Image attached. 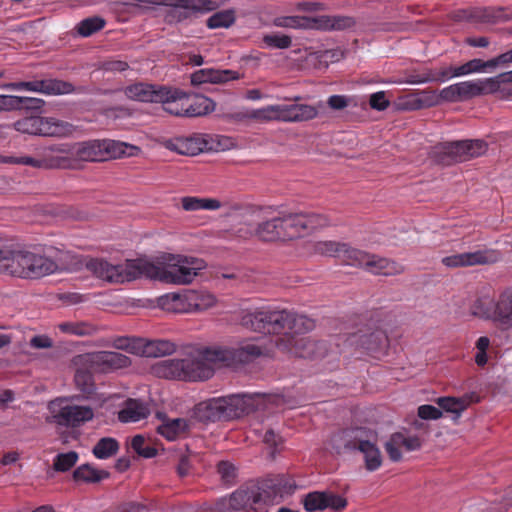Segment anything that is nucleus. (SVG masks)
I'll use <instances>...</instances> for the list:
<instances>
[{"label":"nucleus","mask_w":512,"mask_h":512,"mask_svg":"<svg viewBox=\"0 0 512 512\" xmlns=\"http://www.w3.org/2000/svg\"><path fill=\"white\" fill-rule=\"evenodd\" d=\"M257 218L254 235L265 242L298 239L330 224L328 217L323 214L287 211L275 214L270 207L259 208Z\"/></svg>","instance_id":"f257e3e1"},{"label":"nucleus","mask_w":512,"mask_h":512,"mask_svg":"<svg viewBox=\"0 0 512 512\" xmlns=\"http://www.w3.org/2000/svg\"><path fill=\"white\" fill-rule=\"evenodd\" d=\"M440 93L436 91H422L418 98L413 99L412 109L432 107L441 103Z\"/></svg>","instance_id":"09e8293b"},{"label":"nucleus","mask_w":512,"mask_h":512,"mask_svg":"<svg viewBox=\"0 0 512 512\" xmlns=\"http://www.w3.org/2000/svg\"><path fill=\"white\" fill-rule=\"evenodd\" d=\"M176 350V345L169 340H150L143 346V355L146 357H162L170 355Z\"/></svg>","instance_id":"e433bc0d"},{"label":"nucleus","mask_w":512,"mask_h":512,"mask_svg":"<svg viewBox=\"0 0 512 512\" xmlns=\"http://www.w3.org/2000/svg\"><path fill=\"white\" fill-rule=\"evenodd\" d=\"M344 447L351 451H359L364 458L365 469L370 472L378 470L383 462L382 454L378 448L377 434L365 427H354L342 432Z\"/></svg>","instance_id":"1a4fd4ad"},{"label":"nucleus","mask_w":512,"mask_h":512,"mask_svg":"<svg viewBox=\"0 0 512 512\" xmlns=\"http://www.w3.org/2000/svg\"><path fill=\"white\" fill-rule=\"evenodd\" d=\"M185 108L186 117H200L214 111L215 103L203 95H196L192 98L186 95Z\"/></svg>","instance_id":"2f4dec72"},{"label":"nucleus","mask_w":512,"mask_h":512,"mask_svg":"<svg viewBox=\"0 0 512 512\" xmlns=\"http://www.w3.org/2000/svg\"><path fill=\"white\" fill-rule=\"evenodd\" d=\"M460 100H468L476 96L496 93V81L491 78L469 80L456 83Z\"/></svg>","instance_id":"b1692460"},{"label":"nucleus","mask_w":512,"mask_h":512,"mask_svg":"<svg viewBox=\"0 0 512 512\" xmlns=\"http://www.w3.org/2000/svg\"><path fill=\"white\" fill-rule=\"evenodd\" d=\"M298 334H303V332L288 331L285 337H278L275 344L279 349L287 350L301 358L317 359L327 355L328 347L325 341H317L310 336H295Z\"/></svg>","instance_id":"ddd939ff"},{"label":"nucleus","mask_w":512,"mask_h":512,"mask_svg":"<svg viewBox=\"0 0 512 512\" xmlns=\"http://www.w3.org/2000/svg\"><path fill=\"white\" fill-rule=\"evenodd\" d=\"M418 416L424 420H437L442 417V411L433 405L424 404L419 406Z\"/></svg>","instance_id":"4d7b16f0"},{"label":"nucleus","mask_w":512,"mask_h":512,"mask_svg":"<svg viewBox=\"0 0 512 512\" xmlns=\"http://www.w3.org/2000/svg\"><path fill=\"white\" fill-rule=\"evenodd\" d=\"M76 387L84 394L91 395L95 390L94 374L109 373L130 365V359L114 351H96L78 354L73 357Z\"/></svg>","instance_id":"423d86ee"},{"label":"nucleus","mask_w":512,"mask_h":512,"mask_svg":"<svg viewBox=\"0 0 512 512\" xmlns=\"http://www.w3.org/2000/svg\"><path fill=\"white\" fill-rule=\"evenodd\" d=\"M401 443H403V440H401V433L397 432L393 433L384 445L390 460L393 462H398L402 458L401 449L403 446Z\"/></svg>","instance_id":"de8ad7c7"},{"label":"nucleus","mask_w":512,"mask_h":512,"mask_svg":"<svg viewBox=\"0 0 512 512\" xmlns=\"http://www.w3.org/2000/svg\"><path fill=\"white\" fill-rule=\"evenodd\" d=\"M472 314L497 325L496 301L487 298L477 299L472 306Z\"/></svg>","instance_id":"ea45409f"},{"label":"nucleus","mask_w":512,"mask_h":512,"mask_svg":"<svg viewBox=\"0 0 512 512\" xmlns=\"http://www.w3.org/2000/svg\"><path fill=\"white\" fill-rule=\"evenodd\" d=\"M500 253L494 249H481L473 252H465L446 256L441 262L448 268H462L477 265H488L496 263Z\"/></svg>","instance_id":"dca6fc26"},{"label":"nucleus","mask_w":512,"mask_h":512,"mask_svg":"<svg viewBox=\"0 0 512 512\" xmlns=\"http://www.w3.org/2000/svg\"><path fill=\"white\" fill-rule=\"evenodd\" d=\"M369 104L371 108L378 111H383L389 106L390 102L386 99L385 93L380 91L373 93L370 96Z\"/></svg>","instance_id":"bf43d9fd"},{"label":"nucleus","mask_w":512,"mask_h":512,"mask_svg":"<svg viewBox=\"0 0 512 512\" xmlns=\"http://www.w3.org/2000/svg\"><path fill=\"white\" fill-rule=\"evenodd\" d=\"M63 399H57L50 403L53 422L64 427H78L92 420L94 413L89 406L63 405Z\"/></svg>","instance_id":"2eb2a0df"},{"label":"nucleus","mask_w":512,"mask_h":512,"mask_svg":"<svg viewBox=\"0 0 512 512\" xmlns=\"http://www.w3.org/2000/svg\"><path fill=\"white\" fill-rule=\"evenodd\" d=\"M466 63L471 74L492 72L495 68L499 67L496 57L489 59L487 61H484L479 58H474Z\"/></svg>","instance_id":"3c124183"},{"label":"nucleus","mask_w":512,"mask_h":512,"mask_svg":"<svg viewBox=\"0 0 512 512\" xmlns=\"http://www.w3.org/2000/svg\"><path fill=\"white\" fill-rule=\"evenodd\" d=\"M148 508L145 505L129 502L125 503L119 508V512H148Z\"/></svg>","instance_id":"774afa93"},{"label":"nucleus","mask_w":512,"mask_h":512,"mask_svg":"<svg viewBox=\"0 0 512 512\" xmlns=\"http://www.w3.org/2000/svg\"><path fill=\"white\" fill-rule=\"evenodd\" d=\"M119 448V442L115 438L103 437L94 445L92 453L97 459L103 460L116 455Z\"/></svg>","instance_id":"a19ab883"},{"label":"nucleus","mask_w":512,"mask_h":512,"mask_svg":"<svg viewBox=\"0 0 512 512\" xmlns=\"http://www.w3.org/2000/svg\"><path fill=\"white\" fill-rule=\"evenodd\" d=\"M169 91L172 92L171 94L173 97L167 100L159 101L158 103H162L164 110L171 115L186 116V93L177 88H169Z\"/></svg>","instance_id":"f704fd0d"},{"label":"nucleus","mask_w":512,"mask_h":512,"mask_svg":"<svg viewBox=\"0 0 512 512\" xmlns=\"http://www.w3.org/2000/svg\"><path fill=\"white\" fill-rule=\"evenodd\" d=\"M217 471L220 474L222 480L231 484L236 478V468L235 466L228 461H221L217 465Z\"/></svg>","instance_id":"6e6d98bb"},{"label":"nucleus","mask_w":512,"mask_h":512,"mask_svg":"<svg viewBox=\"0 0 512 512\" xmlns=\"http://www.w3.org/2000/svg\"><path fill=\"white\" fill-rule=\"evenodd\" d=\"M132 449L140 456L144 458H152L156 456L157 450L146 445V440L142 435H136L131 440Z\"/></svg>","instance_id":"603ef678"},{"label":"nucleus","mask_w":512,"mask_h":512,"mask_svg":"<svg viewBox=\"0 0 512 512\" xmlns=\"http://www.w3.org/2000/svg\"><path fill=\"white\" fill-rule=\"evenodd\" d=\"M128 68V63L121 60H110L102 64V69L107 72H123Z\"/></svg>","instance_id":"338daca9"},{"label":"nucleus","mask_w":512,"mask_h":512,"mask_svg":"<svg viewBox=\"0 0 512 512\" xmlns=\"http://www.w3.org/2000/svg\"><path fill=\"white\" fill-rule=\"evenodd\" d=\"M190 424L187 419L165 417L162 424L157 427V432L169 441H174L188 433Z\"/></svg>","instance_id":"c85d7f7f"},{"label":"nucleus","mask_w":512,"mask_h":512,"mask_svg":"<svg viewBox=\"0 0 512 512\" xmlns=\"http://www.w3.org/2000/svg\"><path fill=\"white\" fill-rule=\"evenodd\" d=\"M78 460V454L74 451L58 454L53 463L56 471L66 472L71 469Z\"/></svg>","instance_id":"8fccbe9b"},{"label":"nucleus","mask_w":512,"mask_h":512,"mask_svg":"<svg viewBox=\"0 0 512 512\" xmlns=\"http://www.w3.org/2000/svg\"><path fill=\"white\" fill-rule=\"evenodd\" d=\"M451 78H454V66L441 68L437 72L428 71L422 75H412L409 79V83H426V82H444Z\"/></svg>","instance_id":"58836bf2"},{"label":"nucleus","mask_w":512,"mask_h":512,"mask_svg":"<svg viewBox=\"0 0 512 512\" xmlns=\"http://www.w3.org/2000/svg\"><path fill=\"white\" fill-rule=\"evenodd\" d=\"M263 354L261 346L245 342L237 347L206 348V359L213 369L221 366H233L253 361Z\"/></svg>","instance_id":"9b49d317"},{"label":"nucleus","mask_w":512,"mask_h":512,"mask_svg":"<svg viewBox=\"0 0 512 512\" xmlns=\"http://www.w3.org/2000/svg\"><path fill=\"white\" fill-rule=\"evenodd\" d=\"M190 310L203 311L213 307L216 303L214 295L208 292L192 291L184 296Z\"/></svg>","instance_id":"c9c22d12"},{"label":"nucleus","mask_w":512,"mask_h":512,"mask_svg":"<svg viewBox=\"0 0 512 512\" xmlns=\"http://www.w3.org/2000/svg\"><path fill=\"white\" fill-rule=\"evenodd\" d=\"M71 258L68 251L49 248L45 255L14 249L0 239V273L23 279H39L67 268Z\"/></svg>","instance_id":"f03ea898"},{"label":"nucleus","mask_w":512,"mask_h":512,"mask_svg":"<svg viewBox=\"0 0 512 512\" xmlns=\"http://www.w3.org/2000/svg\"><path fill=\"white\" fill-rule=\"evenodd\" d=\"M51 151L65 153L71 157L88 162H99L104 161L103 149L101 140H90L81 143H77L73 146L67 144H61L50 148Z\"/></svg>","instance_id":"6ab92c4d"},{"label":"nucleus","mask_w":512,"mask_h":512,"mask_svg":"<svg viewBox=\"0 0 512 512\" xmlns=\"http://www.w3.org/2000/svg\"><path fill=\"white\" fill-rule=\"evenodd\" d=\"M439 93H440L441 101H447V102L461 101L458 90H457L456 83L443 88Z\"/></svg>","instance_id":"e2e57ef3"},{"label":"nucleus","mask_w":512,"mask_h":512,"mask_svg":"<svg viewBox=\"0 0 512 512\" xmlns=\"http://www.w3.org/2000/svg\"><path fill=\"white\" fill-rule=\"evenodd\" d=\"M333 30H344L355 25V20L349 16H331Z\"/></svg>","instance_id":"052dcab7"},{"label":"nucleus","mask_w":512,"mask_h":512,"mask_svg":"<svg viewBox=\"0 0 512 512\" xmlns=\"http://www.w3.org/2000/svg\"><path fill=\"white\" fill-rule=\"evenodd\" d=\"M275 495L259 486L241 487L234 491L229 498V508L235 511L250 509L261 510L264 506L273 503Z\"/></svg>","instance_id":"4468645a"},{"label":"nucleus","mask_w":512,"mask_h":512,"mask_svg":"<svg viewBox=\"0 0 512 512\" xmlns=\"http://www.w3.org/2000/svg\"><path fill=\"white\" fill-rule=\"evenodd\" d=\"M235 21V11L232 9H226L215 12L211 15L207 19L206 25L209 29L229 28L235 23Z\"/></svg>","instance_id":"37998d69"},{"label":"nucleus","mask_w":512,"mask_h":512,"mask_svg":"<svg viewBox=\"0 0 512 512\" xmlns=\"http://www.w3.org/2000/svg\"><path fill=\"white\" fill-rule=\"evenodd\" d=\"M10 163L23 164L32 167L66 168L70 165V159L63 156H50L40 160L25 156L19 158L10 157Z\"/></svg>","instance_id":"7c9ffc66"},{"label":"nucleus","mask_w":512,"mask_h":512,"mask_svg":"<svg viewBox=\"0 0 512 512\" xmlns=\"http://www.w3.org/2000/svg\"><path fill=\"white\" fill-rule=\"evenodd\" d=\"M58 329L68 335L79 337L92 336L97 333V326L87 321H67L57 325Z\"/></svg>","instance_id":"72a5a7b5"},{"label":"nucleus","mask_w":512,"mask_h":512,"mask_svg":"<svg viewBox=\"0 0 512 512\" xmlns=\"http://www.w3.org/2000/svg\"><path fill=\"white\" fill-rule=\"evenodd\" d=\"M181 204L185 211L217 210L221 207V203L217 199L193 196L183 197L181 199Z\"/></svg>","instance_id":"4c0bfd02"},{"label":"nucleus","mask_w":512,"mask_h":512,"mask_svg":"<svg viewBox=\"0 0 512 512\" xmlns=\"http://www.w3.org/2000/svg\"><path fill=\"white\" fill-rule=\"evenodd\" d=\"M303 505L308 512L323 511L328 508L340 511L347 506V500L333 492L313 491L304 497Z\"/></svg>","instance_id":"aec40b11"},{"label":"nucleus","mask_w":512,"mask_h":512,"mask_svg":"<svg viewBox=\"0 0 512 512\" xmlns=\"http://www.w3.org/2000/svg\"><path fill=\"white\" fill-rule=\"evenodd\" d=\"M29 344L35 349H46L53 346V340L47 335H36L30 339Z\"/></svg>","instance_id":"69168bd1"},{"label":"nucleus","mask_w":512,"mask_h":512,"mask_svg":"<svg viewBox=\"0 0 512 512\" xmlns=\"http://www.w3.org/2000/svg\"><path fill=\"white\" fill-rule=\"evenodd\" d=\"M125 96L134 101L158 103L172 96L169 87L144 82L131 84L123 89Z\"/></svg>","instance_id":"a211bd4d"},{"label":"nucleus","mask_w":512,"mask_h":512,"mask_svg":"<svg viewBox=\"0 0 512 512\" xmlns=\"http://www.w3.org/2000/svg\"><path fill=\"white\" fill-rule=\"evenodd\" d=\"M168 147L182 155H197L204 150L211 149L201 135L175 138L170 141Z\"/></svg>","instance_id":"a878e982"},{"label":"nucleus","mask_w":512,"mask_h":512,"mask_svg":"<svg viewBox=\"0 0 512 512\" xmlns=\"http://www.w3.org/2000/svg\"><path fill=\"white\" fill-rule=\"evenodd\" d=\"M263 42L270 48L287 49L292 44V39L284 34H268L263 37Z\"/></svg>","instance_id":"864d4df0"},{"label":"nucleus","mask_w":512,"mask_h":512,"mask_svg":"<svg viewBox=\"0 0 512 512\" xmlns=\"http://www.w3.org/2000/svg\"><path fill=\"white\" fill-rule=\"evenodd\" d=\"M469 150L466 151V159H470L473 157H478L485 153L487 149V145L482 140H467Z\"/></svg>","instance_id":"13d9d810"},{"label":"nucleus","mask_w":512,"mask_h":512,"mask_svg":"<svg viewBox=\"0 0 512 512\" xmlns=\"http://www.w3.org/2000/svg\"><path fill=\"white\" fill-rule=\"evenodd\" d=\"M238 73L229 69L204 68L191 74V84L199 86L204 83L221 84L238 79Z\"/></svg>","instance_id":"5701e85b"},{"label":"nucleus","mask_w":512,"mask_h":512,"mask_svg":"<svg viewBox=\"0 0 512 512\" xmlns=\"http://www.w3.org/2000/svg\"><path fill=\"white\" fill-rule=\"evenodd\" d=\"M497 326L503 330L512 328V286L504 289L496 300Z\"/></svg>","instance_id":"bb28decb"},{"label":"nucleus","mask_w":512,"mask_h":512,"mask_svg":"<svg viewBox=\"0 0 512 512\" xmlns=\"http://www.w3.org/2000/svg\"><path fill=\"white\" fill-rule=\"evenodd\" d=\"M248 118L269 122L276 121V104L275 105H267L260 109H254L249 114L246 115Z\"/></svg>","instance_id":"5fc2aeb1"},{"label":"nucleus","mask_w":512,"mask_h":512,"mask_svg":"<svg viewBox=\"0 0 512 512\" xmlns=\"http://www.w3.org/2000/svg\"><path fill=\"white\" fill-rule=\"evenodd\" d=\"M102 141L103 159L104 161L110 158L131 157L139 153L140 149L137 146L130 145L125 142L104 139Z\"/></svg>","instance_id":"c756f323"},{"label":"nucleus","mask_w":512,"mask_h":512,"mask_svg":"<svg viewBox=\"0 0 512 512\" xmlns=\"http://www.w3.org/2000/svg\"><path fill=\"white\" fill-rule=\"evenodd\" d=\"M149 414V407L144 402L137 399H128L118 412V420L122 423L138 422L147 418Z\"/></svg>","instance_id":"cd10ccee"},{"label":"nucleus","mask_w":512,"mask_h":512,"mask_svg":"<svg viewBox=\"0 0 512 512\" xmlns=\"http://www.w3.org/2000/svg\"><path fill=\"white\" fill-rule=\"evenodd\" d=\"M143 277L167 284H190L206 267L204 260L182 254L163 253L155 262L143 259Z\"/></svg>","instance_id":"7ed1b4c3"},{"label":"nucleus","mask_w":512,"mask_h":512,"mask_svg":"<svg viewBox=\"0 0 512 512\" xmlns=\"http://www.w3.org/2000/svg\"><path fill=\"white\" fill-rule=\"evenodd\" d=\"M466 143L467 140L441 143L435 146L434 153L441 163L466 161V151L469 150Z\"/></svg>","instance_id":"393cba45"},{"label":"nucleus","mask_w":512,"mask_h":512,"mask_svg":"<svg viewBox=\"0 0 512 512\" xmlns=\"http://www.w3.org/2000/svg\"><path fill=\"white\" fill-rule=\"evenodd\" d=\"M14 128L21 133L44 137H66L74 131L69 122L41 116L21 118L14 123Z\"/></svg>","instance_id":"f8f14e48"},{"label":"nucleus","mask_w":512,"mask_h":512,"mask_svg":"<svg viewBox=\"0 0 512 512\" xmlns=\"http://www.w3.org/2000/svg\"><path fill=\"white\" fill-rule=\"evenodd\" d=\"M105 20L99 16L88 17L80 21L75 30L81 37H90L105 27Z\"/></svg>","instance_id":"c03bdc74"},{"label":"nucleus","mask_w":512,"mask_h":512,"mask_svg":"<svg viewBox=\"0 0 512 512\" xmlns=\"http://www.w3.org/2000/svg\"><path fill=\"white\" fill-rule=\"evenodd\" d=\"M314 252L338 258L346 265L364 267L373 274L389 276L400 274L404 270L403 266L395 261L366 253L346 243L319 241L314 244Z\"/></svg>","instance_id":"39448f33"},{"label":"nucleus","mask_w":512,"mask_h":512,"mask_svg":"<svg viewBox=\"0 0 512 512\" xmlns=\"http://www.w3.org/2000/svg\"><path fill=\"white\" fill-rule=\"evenodd\" d=\"M323 104L320 102L317 106L308 104H276V121L280 122H304L316 118L319 114V108Z\"/></svg>","instance_id":"412c9836"},{"label":"nucleus","mask_w":512,"mask_h":512,"mask_svg":"<svg viewBox=\"0 0 512 512\" xmlns=\"http://www.w3.org/2000/svg\"><path fill=\"white\" fill-rule=\"evenodd\" d=\"M143 259L127 260L123 264H111L100 258H90L86 268L97 278L110 283H124L143 277Z\"/></svg>","instance_id":"9d476101"},{"label":"nucleus","mask_w":512,"mask_h":512,"mask_svg":"<svg viewBox=\"0 0 512 512\" xmlns=\"http://www.w3.org/2000/svg\"><path fill=\"white\" fill-rule=\"evenodd\" d=\"M347 341L368 352H378L387 347L388 338L384 331L376 329L370 333L358 331L348 336Z\"/></svg>","instance_id":"4be33fe9"},{"label":"nucleus","mask_w":512,"mask_h":512,"mask_svg":"<svg viewBox=\"0 0 512 512\" xmlns=\"http://www.w3.org/2000/svg\"><path fill=\"white\" fill-rule=\"evenodd\" d=\"M327 105L333 110H342L349 105V98L345 95H332L328 98Z\"/></svg>","instance_id":"0e129e2a"},{"label":"nucleus","mask_w":512,"mask_h":512,"mask_svg":"<svg viewBox=\"0 0 512 512\" xmlns=\"http://www.w3.org/2000/svg\"><path fill=\"white\" fill-rule=\"evenodd\" d=\"M273 25L282 28H308L310 26L309 17L303 16H279L273 19Z\"/></svg>","instance_id":"49530a36"},{"label":"nucleus","mask_w":512,"mask_h":512,"mask_svg":"<svg viewBox=\"0 0 512 512\" xmlns=\"http://www.w3.org/2000/svg\"><path fill=\"white\" fill-rule=\"evenodd\" d=\"M253 410L252 398L247 394H233L211 398L198 403L194 416L201 422L229 421Z\"/></svg>","instance_id":"6e6552de"},{"label":"nucleus","mask_w":512,"mask_h":512,"mask_svg":"<svg viewBox=\"0 0 512 512\" xmlns=\"http://www.w3.org/2000/svg\"><path fill=\"white\" fill-rule=\"evenodd\" d=\"M151 371L158 378L184 381H203L214 374L206 359V349L188 353L184 358L160 360L152 365Z\"/></svg>","instance_id":"0eeeda50"},{"label":"nucleus","mask_w":512,"mask_h":512,"mask_svg":"<svg viewBox=\"0 0 512 512\" xmlns=\"http://www.w3.org/2000/svg\"><path fill=\"white\" fill-rule=\"evenodd\" d=\"M5 87L15 91H31L45 95L70 94L74 91L71 83L57 79L12 82Z\"/></svg>","instance_id":"f3484780"},{"label":"nucleus","mask_w":512,"mask_h":512,"mask_svg":"<svg viewBox=\"0 0 512 512\" xmlns=\"http://www.w3.org/2000/svg\"><path fill=\"white\" fill-rule=\"evenodd\" d=\"M310 26L308 28H316L321 30H333V24L331 22V16H318L315 18H309Z\"/></svg>","instance_id":"680f3d73"},{"label":"nucleus","mask_w":512,"mask_h":512,"mask_svg":"<svg viewBox=\"0 0 512 512\" xmlns=\"http://www.w3.org/2000/svg\"><path fill=\"white\" fill-rule=\"evenodd\" d=\"M241 325L247 329L263 334H283L288 331L300 333L315 327L313 319L297 315L288 310L261 309L246 312L241 318Z\"/></svg>","instance_id":"20e7f679"},{"label":"nucleus","mask_w":512,"mask_h":512,"mask_svg":"<svg viewBox=\"0 0 512 512\" xmlns=\"http://www.w3.org/2000/svg\"><path fill=\"white\" fill-rule=\"evenodd\" d=\"M108 477L109 473L107 471L95 469L88 464L79 466L73 473V478L76 481L91 483L99 482Z\"/></svg>","instance_id":"79ce46f5"},{"label":"nucleus","mask_w":512,"mask_h":512,"mask_svg":"<svg viewBox=\"0 0 512 512\" xmlns=\"http://www.w3.org/2000/svg\"><path fill=\"white\" fill-rule=\"evenodd\" d=\"M12 110H41L45 105V101L41 98L36 97H22L12 95Z\"/></svg>","instance_id":"a18cd8bd"},{"label":"nucleus","mask_w":512,"mask_h":512,"mask_svg":"<svg viewBox=\"0 0 512 512\" xmlns=\"http://www.w3.org/2000/svg\"><path fill=\"white\" fill-rule=\"evenodd\" d=\"M474 394H466L462 397H439L436 401L438 406L459 418L461 413L474 401Z\"/></svg>","instance_id":"473e14b6"}]
</instances>
